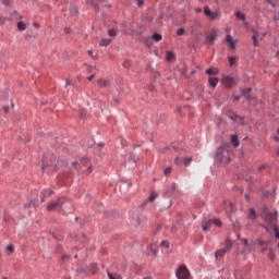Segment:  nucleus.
<instances>
[{
  "mask_svg": "<svg viewBox=\"0 0 279 279\" xmlns=\"http://www.w3.org/2000/svg\"><path fill=\"white\" fill-rule=\"evenodd\" d=\"M262 218L266 222V225H263V228L266 229L267 232H269V229H272L276 233V239H279V227L277 225L278 213L264 209Z\"/></svg>",
  "mask_w": 279,
  "mask_h": 279,
  "instance_id": "1",
  "label": "nucleus"
},
{
  "mask_svg": "<svg viewBox=\"0 0 279 279\" xmlns=\"http://www.w3.org/2000/svg\"><path fill=\"white\" fill-rule=\"evenodd\" d=\"M230 148L231 145L229 143H225L219 147L216 154V160L221 163H228L231 160L229 156Z\"/></svg>",
  "mask_w": 279,
  "mask_h": 279,
  "instance_id": "2",
  "label": "nucleus"
},
{
  "mask_svg": "<svg viewBox=\"0 0 279 279\" xmlns=\"http://www.w3.org/2000/svg\"><path fill=\"white\" fill-rule=\"evenodd\" d=\"M204 14L210 21H216L220 19V15H221L219 10L213 11L208 5L204 7Z\"/></svg>",
  "mask_w": 279,
  "mask_h": 279,
  "instance_id": "3",
  "label": "nucleus"
},
{
  "mask_svg": "<svg viewBox=\"0 0 279 279\" xmlns=\"http://www.w3.org/2000/svg\"><path fill=\"white\" fill-rule=\"evenodd\" d=\"M65 203V198L61 197V198H58V201H52L51 203H49L47 209L48 211H54L59 208H61L63 206V204Z\"/></svg>",
  "mask_w": 279,
  "mask_h": 279,
  "instance_id": "4",
  "label": "nucleus"
},
{
  "mask_svg": "<svg viewBox=\"0 0 279 279\" xmlns=\"http://www.w3.org/2000/svg\"><path fill=\"white\" fill-rule=\"evenodd\" d=\"M221 83L223 86H226L228 88H232L236 84L234 77L230 76V75H225L221 80Z\"/></svg>",
  "mask_w": 279,
  "mask_h": 279,
  "instance_id": "5",
  "label": "nucleus"
},
{
  "mask_svg": "<svg viewBox=\"0 0 279 279\" xmlns=\"http://www.w3.org/2000/svg\"><path fill=\"white\" fill-rule=\"evenodd\" d=\"M177 277L179 279H189L190 278V271L187 270L186 266H181L177 270Z\"/></svg>",
  "mask_w": 279,
  "mask_h": 279,
  "instance_id": "6",
  "label": "nucleus"
},
{
  "mask_svg": "<svg viewBox=\"0 0 279 279\" xmlns=\"http://www.w3.org/2000/svg\"><path fill=\"white\" fill-rule=\"evenodd\" d=\"M253 44L255 47H258L259 46V40H263L265 38V34L264 33H259L257 32L256 29H253Z\"/></svg>",
  "mask_w": 279,
  "mask_h": 279,
  "instance_id": "7",
  "label": "nucleus"
},
{
  "mask_svg": "<svg viewBox=\"0 0 279 279\" xmlns=\"http://www.w3.org/2000/svg\"><path fill=\"white\" fill-rule=\"evenodd\" d=\"M226 41H227V45L229 46L230 50H235L236 49L238 39H234L232 37V35L228 34L226 36Z\"/></svg>",
  "mask_w": 279,
  "mask_h": 279,
  "instance_id": "8",
  "label": "nucleus"
},
{
  "mask_svg": "<svg viewBox=\"0 0 279 279\" xmlns=\"http://www.w3.org/2000/svg\"><path fill=\"white\" fill-rule=\"evenodd\" d=\"M81 168H87L88 173L93 171V168L89 165V158L85 157L81 159Z\"/></svg>",
  "mask_w": 279,
  "mask_h": 279,
  "instance_id": "9",
  "label": "nucleus"
},
{
  "mask_svg": "<svg viewBox=\"0 0 279 279\" xmlns=\"http://www.w3.org/2000/svg\"><path fill=\"white\" fill-rule=\"evenodd\" d=\"M231 248V243L227 242V247L216 252V258H221Z\"/></svg>",
  "mask_w": 279,
  "mask_h": 279,
  "instance_id": "10",
  "label": "nucleus"
},
{
  "mask_svg": "<svg viewBox=\"0 0 279 279\" xmlns=\"http://www.w3.org/2000/svg\"><path fill=\"white\" fill-rule=\"evenodd\" d=\"M97 84L102 88H108L110 86V81L107 78H99Z\"/></svg>",
  "mask_w": 279,
  "mask_h": 279,
  "instance_id": "11",
  "label": "nucleus"
},
{
  "mask_svg": "<svg viewBox=\"0 0 279 279\" xmlns=\"http://www.w3.org/2000/svg\"><path fill=\"white\" fill-rule=\"evenodd\" d=\"M257 244L262 247V252L268 250L269 242H264V240H257Z\"/></svg>",
  "mask_w": 279,
  "mask_h": 279,
  "instance_id": "12",
  "label": "nucleus"
},
{
  "mask_svg": "<svg viewBox=\"0 0 279 279\" xmlns=\"http://www.w3.org/2000/svg\"><path fill=\"white\" fill-rule=\"evenodd\" d=\"M211 225H213L211 220H205L202 225V228H203L204 232L209 231Z\"/></svg>",
  "mask_w": 279,
  "mask_h": 279,
  "instance_id": "13",
  "label": "nucleus"
},
{
  "mask_svg": "<svg viewBox=\"0 0 279 279\" xmlns=\"http://www.w3.org/2000/svg\"><path fill=\"white\" fill-rule=\"evenodd\" d=\"M217 39V34L216 33H211L207 35V41L213 45L215 43V40Z\"/></svg>",
  "mask_w": 279,
  "mask_h": 279,
  "instance_id": "14",
  "label": "nucleus"
},
{
  "mask_svg": "<svg viewBox=\"0 0 279 279\" xmlns=\"http://www.w3.org/2000/svg\"><path fill=\"white\" fill-rule=\"evenodd\" d=\"M112 43L111 38H102L99 43L100 47H108Z\"/></svg>",
  "mask_w": 279,
  "mask_h": 279,
  "instance_id": "15",
  "label": "nucleus"
},
{
  "mask_svg": "<svg viewBox=\"0 0 279 279\" xmlns=\"http://www.w3.org/2000/svg\"><path fill=\"white\" fill-rule=\"evenodd\" d=\"M219 78L218 77H209V85L215 88L218 85Z\"/></svg>",
  "mask_w": 279,
  "mask_h": 279,
  "instance_id": "16",
  "label": "nucleus"
},
{
  "mask_svg": "<svg viewBox=\"0 0 279 279\" xmlns=\"http://www.w3.org/2000/svg\"><path fill=\"white\" fill-rule=\"evenodd\" d=\"M225 205H226V211L227 213H233L234 211V205H232V203H230V201H229V203H225Z\"/></svg>",
  "mask_w": 279,
  "mask_h": 279,
  "instance_id": "17",
  "label": "nucleus"
},
{
  "mask_svg": "<svg viewBox=\"0 0 279 279\" xmlns=\"http://www.w3.org/2000/svg\"><path fill=\"white\" fill-rule=\"evenodd\" d=\"M219 73V70L217 68H210L206 70V74L208 75H217Z\"/></svg>",
  "mask_w": 279,
  "mask_h": 279,
  "instance_id": "18",
  "label": "nucleus"
},
{
  "mask_svg": "<svg viewBox=\"0 0 279 279\" xmlns=\"http://www.w3.org/2000/svg\"><path fill=\"white\" fill-rule=\"evenodd\" d=\"M256 218H257V214H256L255 209H250L248 219L254 220Z\"/></svg>",
  "mask_w": 279,
  "mask_h": 279,
  "instance_id": "19",
  "label": "nucleus"
},
{
  "mask_svg": "<svg viewBox=\"0 0 279 279\" xmlns=\"http://www.w3.org/2000/svg\"><path fill=\"white\" fill-rule=\"evenodd\" d=\"M229 64L231 68L235 66L236 64V57L232 56V57H229Z\"/></svg>",
  "mask_w": 279,
  "mask_h": 279,
  "instance_id": "20",
  "label": "nucleus"
},
{
  "mask_svg": "<svg viewBox=\"0 0 279 279\" xmlns=\"http://www.w3.org/2000/svg\"><path fill=\"white\" fill-rule=\"evenodd\" d=\"M17 28L20 32H24L26 29V24L22 21L17 23Z\"/></svg>",
  "mask_w": 279,
  "mask_h": 279,
  "instance_id": "21",
  "label": "nucleus"
},
{
  "mask_svg": "<svg viewBox=\"0 0 279 279\" xmlns=\"http://www.w3.org/2000/svg\"><path fill=\"white\" fill-rule=\"evenodd\" d=\"M86 116H87L86 110H85V109H81V110H80V113H78V118H80L81 120H84V119L86 118Z\"/></svg>",
  "mask_w": 279,
  "mask_h": 279,
  "instance_id": "22",
  "label": "nucleus"
},
{
  "mask_svg": "<svg viewBox=\"0 0 279 279\" xmlns=\"http://www.w3.org/2000/svg\"><path fill=\"white\" fill-rule=\"evenodd\" d=\"M230 118H231V120H234L235 122H240V123L243 122L242 117H239V116H236V114H231Z\"/></svg>",
  "mask_w": 279,
  "mask_h": 279,
  "instance_id": "23",
  "label": "nucleus"
},
{
  "mask_svg": "<svg viewBox=\"0 0 279 279\" xmlns=\"http://www.w3.org/2000/svg\"><path fill=\"white\" fill-rule=\"evenodd\" d=\"M153 39H154L155 41L159 43V41H161V39H162V35H160V34H158V33H155V34L153 35Z\"/></svg>",
  "mask_w": 279,
  "mask_h": 279,
  "instance_id": "24",
  "label": "nucleus"
},
{
  "mask_svg": "<svg viewBox=\"0 0 279 279\" xmlns=\"http://www.w3.org/2000/svg\"><path fill=\"white\" fill-rule=\"evenodd\" d=\"M231 141H232L234 147L239 146L238 135H232Z\"/></svg>",
  "mask_w": 279,
  "mask_h": 279,
  "instance_id": "25",
  "label": "nucleus"
},
{
  "mask_svg": "<svg viewBox=\"0 0 279 279\" xmlns=\"http://www.w3.org/2000/svg\"><path fill=\"white\" fill-rule=\"evenodd\" d=\"M235 16H236L239 20L245 21V14L242 13V12H240V11H238V12L235 13Z\"/></svg>",
  "mask_w": 279,
  "mask_h": 279,
  "instance_id": "26",
  "label": "nucleus"
},
{
  "mask_svg": "<svg viewBox=\"0 0 279 279\" xmlns=\"http://www.w3.org/2000/svg\"><path fill=\"white\" fill-rule=\"evenodd\" d=\"M211 223L216 225L218 228H220L222 226V222L220 220H218V218H214L211 220Z\"/></svg>",
  "mask_w": 279,
  "mask_h": 279,
  "instance_id": "27",
  "label": "nucleus"
},
{
  "mask_svg": "<svg viewBox=\"0 0 279 279\" xmlns=\"http://www.w3.org/2000/svg\"><path fill=\"white\" fill-rule=\"evenodd\" d=\"M251 92V88H246V89H244V92H243V94L245 95V97L247 98V100H252L253 99V97H251L250 96V93Z\"/></svg>",
  "mask_w": 279,
  "mask_h": 279,
  "instance_id": "28",
  "label": "nucleus"
},
{
  "mask_svg": "<svg viewBox=\"0 0 279 279\" xmlns=\"http://www.w3.org/2000/svg\"><path fill=\"white\" fill-rule=\"evenodd\" d=\"M7 254H12L13 252H14V246H13V244H9V246L7 247Z\"/></svg>",
  "mask_w": 279,
  "mask_h": 279,
  "instance_id": "29",
  "label": "nucleus"
},
{
  "mask_svg": "<svg viewBox=\"0 0 279 279\" xmlns=\"http://www.w3.org/2000/svg\"><path fill=\"white\" fill-rule=\"evenodd\" d=\"M193 161V158L191 157V156H189V157H185V159H184V165L185 166H190V163Z\"/></svg>",
  "mask_w": 279,
  "mask_h": 279,
  "instance_id": "30",
  "label": "nucleus"
},
{
  "mask_svg": "<svg viewBox=\"0 0 279 279\" xmlns=\"http://www.w3.org/2000/svg\"><path fill=\"white\" fill-rule=\"evenodd\" d=\"M171 171H172V168H171V167H167V168L165 169V175H166V177H169V175L171 174Z\"/></svg>",
  "mask_w": 279,
  "mask_h": 279,
  "instance_id": "31",
  "label": "nucleus"
},
{
  "mask_svg": "<svg viewBox=\"0 0 279 279\" xmlns=\"http://www.w3.org/2000/svg\"><path fill=\"white\" fill-rule=\"evenodd\" d=\"M108 35H109L110 37H116V36H117V31H116V29H109V31H108Z\"/></svg>",
  "mask_w": 279,
  "mask_h": 279,
  "instance_id": "32",
  "label": "nucleus"
},
{
  "mask_svg": "<svg viewBox=\"0 0 279 279\" xmlns=\"http://www.w3.org/2000/svg\"><path fill=\"white\" fill-rule=\"evenodd\" d=\"M167 59L168 61H173L174 60V54L172 52L167 53Z\"/></svg>",
  "mask_w": 279,
  "mask_h": 279,
  "instance_id": "33",
  "label": "nucleus"
},
{
  "mask_svg": "<svg viewBox=\"0 0 279 279\" xmlns=\"http://www.w3.org/2000/svg\"><path fill=\"white\" fill-rule=\"evenodd\" d=\"M53 194L52 190H46L45 191V194H44V197H49Z\"/></svg>",
  "mask_w": 279,
  "mask_h": 279,
  "instance_id": "34",
  "label": "nucleus"
},
{
  "mask_svg": "<svg viewBox=\"0 0 279 279\" xmlns=\"http://www.w3.org/2000/svg\"><path fill=\"white\" fill-rule=\"evenodd\" d=\"M108 277L110 279H121V277H119V275H112L111 272H108Z\"/></svg>",
  "mask_w": 279,
  "mask_h": 279,
  "instance_id": "35",
  "label": "nucleus"
},
{
  "mask_svg": "<svg viewBox=\"0 0 279 279\" xmlns=\"http://www.w3.org/2000/svg\"><path fill=\"white\" fill-rule=\"evenodd\" d=\"M157 197V194L155 192H153L148 198L149 202H154Z\"/></svg>",
  "mask_w": 279,
  "mask_h": 279,
  "instance_id": "36",
  "label": "nucleus"
},
{
  "mask_svg": "<svg viewBox=\"0 0 279 279\" xmlns=\"http://www.w3.org/2000/svg\"><path fill=\"white\" fill-rule=\"evenodd\" d=\"M131 65H132V63H131L130 60H126V61L123 62V66H124L125 69L131 68Z\"/></svg>",
  "mask_w": 279,
  "mask_h": 279,
  "instance_id": "37",
  "label": "nucleus"
},
{
  "mask_svg": "<svg viewBox=\"0 0 279 279\" xmlns=\"http://www.w3.org/2000/svg\"><path fill=\"white\" fill-rule=\"evenodd\" d=\"M160 245H161V247L168 248L169 247V242H167V240H163Z\"/></svg>",
  "mask_w": 279,
  "mask_h": 279,
  "instance_id": "38",
  "label": "nucleus"
},
{
  "mask_svg": "<svg viewBox=\"0 0 279 279\" xmlns=\"http://www.w3.org/2000/svg\"><path fill=\"white\" fill-rule=\"evenodd\" d=\"M184 34V28H179L178 32H177V35L178 36H183Z\"/></svg>",
  "mask_w": 279,
  "mask_h": 279,
  "instance_id": "39",
  "label": "nucleus"
},
{
  "mask_svg": "<svg viewBox=\"0 0 279 279\" xmlns=\"http://www.w3.org/2000/svg\"><path fill=\"white\" fill-rule=\"evenodd\" d=\"M145 221V218H137V226H141Z\"/></svg>",
  "mask_w": 279,
  "mask_h": 279,
  "instance_id": "40",
  "label": "nucleus"
},
{
  "mask_svg": "<svg viewBox=\"0 0 279 279\" xmlns=\"http://www.w3.org/2000/svg\"><path fill=\"white\" fill-rule=\"evenodd\" d=\"M5 24V17L0 16V26H3Z\"/></svg>",
  "mask_w": 279,
  "mask_h": 279,
  "instance_id": "41",
  "label": "nucleus"
},
{
  "mask_svg": "<svg viewBox=\"0 0 279 279\" xmlns=\"http://www.w3.org/2000/svg\"><path fill=\"white\" fill-rule=\"evenodd\" d=\"M137 1V7L142 8L144 5V0H136Z\"/></svg>",
  "mask_w": 279,
  "mask_h": 279,
  "instance_id": "42",
  "label": "nucleus"
},
{
  "mask_svg": "<svg viewBox=\"0 0 279 279\" xmlns=\"http://www.w3.org/2000/svg\"><path fill=\"white\" fill-rule=\"evenodd\" d=\"M2 3H3V5L8 7V5H10L11 0H3Z\"/></svg>",
  "mask_w": 279,
  "mask_h": 279,
  "instance_id": "43",
  "label": "nucleus"
},
{
  "mask_svg": "<svg viewBox=\"0 0 279 279\" xmlns=\"http://www.w3.org/2000/svg\"><path fill=\"white\" fill-rule=\"evenodd\" d=\"M64 33H65L66 35L71 34V28H70V27H65V28H64Z\"/></svg>",
  "mask_w": 279,
  "mask_h": 279,
  "instance_id": "44",
  "label": "nucleus"
},
{
  "mask_svg": "<svg viewBox=\"0 0 279 279\" xmlns=\"http://www.w3.org/2000/svg\"><path fill=\"white\" fill-rule=\"evenodd\" d=\"M195 12H196L197 14H199V13H202V9H201V8H196V9H195Z\"/></svg>",
  "mask_w": 279,
  "mask_h": 279,
  "instance_id": "45",
  "label": "nucleus"
},
{
  "mask_svg": "<svg viewBox=\"0 0 279 279\" xmlns=\"http://www.w3.org/2000/svg\"><path fill=\"white\" fill-rule=\"evenodd\" d=\"M71 85H72V82L70 80H66L65 86L68 87V86H71Z\"/></svg>",
  "mask_w": 279,
  "mask_h": 279,
  "instance_id": "46",
  "label": "nucleus"
},
{
  "mask_svg": "<svg viewBox=\"0 0 279 279\" xmlns=\"http://www.w3.org/2000/svg\"><path fill=\"white\" fill-rule=\"evenodd\" d=\"M94 78V74L89 75L87 80L90 82Z\"/></svg>",
  "mask_w": 279,
  "mask_h": 279,
  "instance_id": "47",
  "label": "nucleus"
},
{
  "mask_svg": "<svg viewBox=\"0 0 279 279\" xmlns=\"http://www.w3.org/2000/svg\"><path fill=\"white\" fill-rule=\"evenodd\" d=\"M4 111H5V113L9 112V107L8 106L4 107Z\"/></svg>",
  "mask_w": 279,
  "mask_h": 279,
  "instance_id": "48",
  "label": "nucleus"
},
{
  "mask_svg": "<svg viewBox=\"0 0 279 279\" xmlns=\"http://www.w3.org/2000/svg\"><path fill=\"white\" fill-rule=\"evenodd\" d=\"M243 242H244L245 245H247L248 240L244 239Z\"/></svg>",
  "mask_w": 279,
  "mask_h": 279,
  "instance_id": "49",
  "label": "nucleus"
},
{
  "mask_svg": "<svg viewBox=\"0 0 279 279\" xmlns=\"http://www.w3.org/2000/svg\"><path fill=\"white\" fill-rule=\"evenodd\" d=\"M88 54L93 58V51L88 50Z\"/></svg>",
  "mask_w": 279,
  "mask_h": 279,
  "instance_id": "50",
  "label": "nucleus"
},
{
  "mask_svg": "<svg viewBox=\"0 0 279 279\" xmlns=\"http://www.w3.org/2000/svg\"><path fill=\"white\" fill-rule=\"evenodd\" d=\"M106 8H107V9H111L112 5H111V4H106Z\"/></svg>",
  "mask_w": 279,
  "mask_h": 279,
  "instance_id": "51",
  "label": "nucleus"
},
{
  "mask_svg": "<svg viewBox=\"0 0 279 279\" xmlns=\"http://www.w3.org/2000/svg\"><path fill=\"white\" fill-rule=\"evenodd\" d=\"M179 162H180V161H179V157H177V158H175V163H179Z\"/></svg>",
  "mask_w": 279,
  "mask_h": 279,
  "instance_id": "52",
  "label": "nucleus"
},
{
  "mask_svg": "<svg viewBox=\"0 0 279 279\" xmlns=\"http://www.w3.org/2000/svg\"><path fill=\"white\" fill-rule=\"evenodd\" d=\"M98 146H99V147H104V143H99Z\"/></svg>",
  "mask_w": 279,
  "mask_h": 279,
  "instance_id": "53",
  "label": "nucleus"
},
{
  "mask_svg": "<svg viewBox=\"0 0 279 279\" xmlns=\"http://www.w3.org/2000/svg\"><path fill=\"white\" fill-rule=\"evenodd\" d=\"M69 257H68V255H63V259H68Z\"/></svg>",
  "mask_w": 279,
  "mask_h": 279,
  "instance_id": "54",
  "label": "nucleus"
},
{
  "mask_svg": "<svg viewBox=\"0 0 279 279\" xmlns=\"http://www.w3.org/2000/svg\"><path fill=\"white\" fill-rule=\"evenodd\" d=\"M244 25H245V27H247V26H248V23H247V22H245V23H244Z\"/></svg>",
  "mask_w": 279,
  "mask_h": 279,
  "instance_id": "55",
  "label": "nucleus"
},
{
  "mask_svg": "<svg viewBox=\"0 0 279 279\" xmlns=\"http://www.w3.org/2000/svg\"><path fill=\"white\" fill-rule=\"evenodd\" d=\"M144 279H151V277H144Z\"/></svg>",
  "mask_w": 279,
  "mask_h": 279,
  "instance_id": "56",
  "label": "nucleus"
},
{
  "mask_svg": "<svg viewBox=\"0 0 279 279\" xmlns=\"http://www.w3.org/2000/svg\"><path fill=\"white\" fill-rule=\"evenodd\" d=\"M275 140L279 142V137L276 136Z\"/></svg>",
  "mask_w": 279,
  "mask_h": 279,
  "instance_id": "57",
  "label": "nucleus"
},
{
  "mask_svg": "<svg viewBox=\"0 0 279 279\" xmlns=\"http://www.w3.org/2000/svg\"><path fill=\"white\" fill-rule=\"evenodd\" d=\"M226 32L229 33V27L226 28Z\"/></svg>",
  "mask_w": 279,
  "mask_h": 279,
  "instance_id": "58",
  "label": "nucleus"
},
{
  "mask_svg": "<svg viewBox=\"0 0 279 279\" xmlns=\"http://www.w3.org/2000/svg\"><path fill=\"white\" fill-rule=\"evenodd\" d=\"M276 57H279V51L277 52Z\"/></svg>",
  "mask_w": 279,
  "mask_h": 279,
  "instance_id": "59",
  "label": "nucleus"
},
{
  "mask_svg": "<svg viewBox=\"0 0 279 279\" xmlns=\"http://www.w3.org/2000/svg\"><path fill=\"white\" fill-rule=\"evenodd\" d=\"M277 154H278V156H279V148H278V150H277Z\"/></svg>",
  "mask_w": 279,
  "mask_h": 279,
  "instance_id": "60",
  "label": "nucleus"
},
{
  "mask_svg": "<svg viewBox=\"0 0 279 279\" xmlns=\"http://www.w3.org/2000/svg\"><path fill=\"white\" fill-rule=\"evenodd\" d=\"M2 279H8V277H2Z\"/></svg>",
  "mask_w": 279,
  "mask_h": 279,
  "instance_id": "61",
  "label": "nucleus"
},
{
  "mask_svg": "<svg viewBox=\"0 0 279 279\" xmlns=\"http://www.w3.org/2000/svg\"><path fill=\"white\" fill-rule=\"evenodd\" d=\"M235 99H236V100H239V99H240V97H235Z\"/></svg>",
  "mask_w": 279,
  "mask_h": 279,
  "instance_id": "62",
  "label": "nucleus"
},
{
  "mask_svg": "<svg viewBox=\"0 0 279 279\" xmlns=\"http://www.w3.org/2000/svg\"><path fill=\"white\" fill-rule=\"evenodd\" d=\"M278 248H279V243H278Z\"/></svg>",
  "mask_w": 279,
  "mask_h": 279,
  "instance_id": "63",
  "label": "nucleus"
},
{
  "mask_svg": "<svg viewBox=\"0 0 279 279\" xmlns=\"http://www.w3.org/2000/svg\"><path fill=\"white\" fill-rule=\"evenodd\" d=\"M278 134H279V129H278Z\"/></svg>",
  "mask_w": 279,
  "mask_h": 279,
  "instance_id": "64",
  "label": "nucleus"
}]
</instances>
